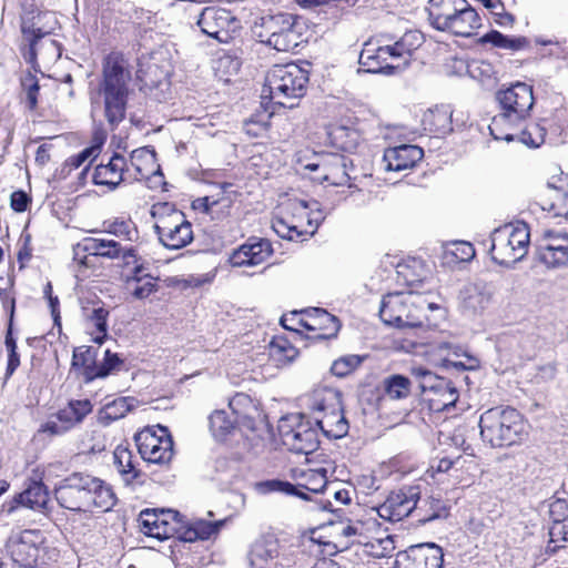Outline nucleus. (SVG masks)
<instances>
[{"mask_svg": "<svg viewBox=\"0 0 568 568\" xmlns=\"http://www.w3.org/2000/svg\"><path fill=\"white\" fill-rule=\"evenodd\" d=\"M55 499L61 507L71 511H109L116 504L110 485L84 473L69 475L55 488Z\"/></svg>", "mask_w": 568, "mask_h": 568, "instance_id": "nucleus-1", "label": "nucleus"}, {"mask_svg": "<svg viewBox=\"0 0 568 568\" xmlns=\"http://www.w3.org/2000/svg\"><path fill=\"white\" fill-rule=\"evenodd\" d=\"M103 79L99 85L104 116L111 126L125 118L128 99L131 93V72L128 62L119 54H109L103 63Z\"/></svg>", "mask_w": 568, "mask_h": 568, "instance_id": "nucleus-2", "label": "nucleus"}, {"mask_svg": "<svg viewBox=\"0 0 568 568\" xmlns=\"http://www.w3.org/2000/svg\"><path fill=\"white\" fill-rule=\"evenodd\" d=\"M426 11L435 30L455 37H471L481 27V18L468 0H428Z\"/></svg>", "mask_w": 568, "mask_h": 568, "instance_id": "nucleus-3", "label": "nucleus"}, {"mask_svg": "<svg viewBox=\"0 0 568 568\" xmlns=\"http://www.w3.org/2000/svg\"><path fill=\"white\" fill-rule=\"evenodd\" d=\"M308 71L295 63L275 64L265 77L262 99L274 104L293 108L306 93Z\"/></svg>", "mask_w": 568, "mask_h": 568, "instance_id": "nucleus-4", "label": "nucleus"}, {"mask_svg": "<svg viewBox=\"0 0 568 568\" xmlns=\"http://www.w3.org/2000/svg\"><path fill=\"white\" fill-rule=\"evenodd\" d=\"M434 308L437 306L428 303L422 294L412 291L394 292L383 297L379 316L387 325L413 329L422 327L426 320V311Z\"/></svg>", "mask_w": 568, "mask_h": 568, "instance_id": "nucleus-5", "label": "nucleus"}, {"mask_svg": "<svg viewBox=\"0 0 568 568\" xmlns=\"http://www.w3.org/2000/svg\"><path fill=\"white\" fill-rule=\"evenodd\" d=\"M481 439L491 447H507L517 444L527 435L523 415L511 407H495L479 418Z\"/></svg>", "mask_w": 568, "mask_h": 568, "instance_id": "nucleus-6", "label": "nucleus"}, {"mask_svg": "<svg viewBox=\"0 0 568 568\" xmlns=\"http://www.w3.org/2000/svg\"><path fill=\"white\" fill-rule=\"evenodd\" d=\"M7 547L12 560L23 568L44 567L57 557L55 549L47 546L40 530L29 529L12 535Z\"/></svg>", "mask_w": 568, "mask_h": 568, "instance_id": "nucleus-7", "label": "nucleus"}, {"mask_svg": "<svg viewBox=\"0 0 568 568\" xmlns=\"http://www.w3.org/2000/svg\"><path fill=\"white\" fill-rule=\"evenodd\" d=\"M256 412L252 399L245 394H236L229 403V409H216L210 417V430L216 440H225L243 424L253 428V415Z\"/></svg>", "mask_w": 568, "mask_h": 568, "instance_id": "nucleus-8", "label": "nucleus"}, {"mask_svg": "<svg viewBox=\"0 0 568 568\" xmlns=\"http://www.w3.org/2000/svg\"><path fill=\"white\" fill-rule=\"evenodd\" d=\"M141 457L152 464H168L173 457V440L166 427L152 426L135 436Z\"/></svg>", "mask_w": 568, "mask_h": 568, "instance_id": "nucleus-9", "label": "nucleus"}, {"mask_svg": "<svg viewBox=\"0 0 568 568\" xmlns=\"http://www.w3.org/2000/svg\"><path fill=\"white\" fill-rule=\"evenodd\" d=\"M301 478L302 483H300L298 486H294L288 481L272 479L261 481L256 487L262 494L278 491L306 499L307 496L303 489L312 493H321L326 487L327 470L325 468L307 469L302 473Z\"/></svg>", "mask_w": 568, "mask_h": 568, "instance_id": "nucleus-10", "label": "nucleus"}, {"mask_svg": "<svg viewBox=\"0 0 568 568\" xmlns=\"http://www.w3.org/2000/svg\"><path fill=\"white\" fill-rule=\"evenodd\" d=\"M202 32L221 43H227L240 29V21L222 8H204L197 19Z\"/></svg>", "mask_w": 568, "mask_h": 568, "instance_id": "nucleus-11", "label": "nucleus"}, {"mask_svg": "<svg viewBox=\"0 0 568 568\" xmlns=\"http://www.w3.org/2000/svg\"><path fill=\"white\" fill-rule=\"evenodd\" d=\"M420 498V488L418 485L403 486L397 490L390 491L386 500L378 506L379 517L399 521L409 516L414 510L417 511V503Z\"/></svg>", "mask_w": 568, "mask_h": 568, "instance_id": "nucleus-12", "label": "nucleus"}, {"mask_svg": "<svg viewBox=\"0 0 568 568\" xmlns=\"http://www.w3.org/2000/svg\"><path fill=\"white\" fill-rule=\"evenodd\" d=\"M497 100L504 113L521 123L534 105L532 88L517 82L506 90L498 91Z\"/></svg>", "mask_w": 568, "mask_h": 568, "instance_id": "nucleus-13", "label": "nucleus"}, {"mask_svg": "<svg viewBox=\"0 0 568 568\" xmlns=\"http://www.w3.org/2000/svg\"><path fill=\"white\" fill-rule=\"evenodd\" d=\"M22 34L29 41L28 61L34 63L40 58L44 64H50L60 59L62 54L61 45L55 40L47 37L40 28L34 24L22 23Z\"/></svg>", "mask_w": 568, "mask_h": 568, "instance_id": "nucleus-14", "label": "nucleus"}, {"mask_svg": "<svg viewBox=\"0 0 568 568\" xmlns=\"http://www.w3.org/2000/svg\"><path fill=\"white\" fill-rule=\"evenodd\" d=\"M280 433L283 444L296 454L308 455L315 452L320 444L317 430L308 423H300L295 427L280 425Z\"/></svg>", "mask_w": 568, "mask_h": 568, "instance_id": "nucleus-15", "label": "nucleus"}, {"mask_svg": "<svg viewBox=\"0 0 568 568\" xmlns=\"http://www.w3.org/2000/svg\"><path fill=\"white\" fill-rule=\"evenodd\" d=\"M280 542L271 534L257 537L250 546L247 552L248 568H283L278 565Z\"/></svg>", "mask_w": 568, "mask_h": 568, "instance_id": "nucleus-16", "label": "nucleus"}, {"mask_svg": "<svg viewBox=\"0 0 568 568\" xmlns=\"http://www.w3.org/2000/svg\"><path fill=\"white\" fill-rule=\"evenodd\" d=\"M390 45L366 42L359 54V64L369 73H390L399 68Z\"/></svg>", "mask_w": 568, "mask_h": 568, "instance_id": "nucleus-17", "label": "nucleus"}, {"mask_svg": "<svg viewBox=\"0 0 568 568\" xmlns=\"http://www.w3.org/2000/svg\"><path fill=\"white\" fill-rule=\"evenodd\" d=\"M495 288L485 281H475L463 286L459 293L460 305L465 312L473 315L483 314L490 305Z\"/></svg>", "mask_w": 568, "mask_h": 568, "instance_id": "nucleus-18", "label": "nucleus"}, {"mask_svg": "<svg viewBox=\"0 0 568 568\" xmlns=\"http://www.w3.org/2000/svg\"><path fill=\"white\" fill-rule=\"evenodd\" d=\"M424 156L422 148L412 144H402L384 151L381 169L385 172H402L413 169Z\"/></svg>", "mask_w": 568, "mask_h": 568, "instance_id": "nucleus-19", "label": "nucleus"}, {"mask_svg": "<svg viewBox=\"0 0 568 568\" xmlns=\"http://www.w3.org/2000/svg\"><path fill=\"white\" fill-rule=\"evenodd\" d=\"M298 325L307 331L320 332L318 337L321 338L335 337L341 327L336 316L320 307L301 311Z\"/></svg>", "mask_w": 568, "mask_h": 568, "instance_id": "nucleus-20", "label": "nucleus"}, {"mask_svg": "<svg viewBox=\"0 0 568 568\" xmlns=\"http://www.w3.org/2000/svg\"><path fill=\"white\" fill-rule=\"evenodd\" d=\"M305 169L322 171V175L318 180L329 182L334 185H343L349 180L346 158L342 154H323L318 158L317 162L306 164Z\"/></svg>", "mask_w": 568, "mask_h": 568, "instance_id": "nucleus-21", "label": "nucleus"}, {"mask_svg": "<svg viewBox=\"0 0 568 568\" xmlns=\"http://www.w3.org/2000/svg\"><path fill=\"white\" fill-rule=\"evenodd\" d=\"M382 264L386 271L394 270L398 280L406 284L418 282L425 275L424 263L416 257H402L397 254L386 253Z\"/></svg>", "mask_w": 568, "mask_h": 568, "instance_id": "nucleus-22", "label": "nucleus"}, {"mask_svg": "<svg viewBox=\"0 0 568 568\" xmlns=\"http://www.w3.org/2000/svg\"><path fill=\"white\" fill-rule=\"evenodd\" d=\"M529 241L530 231L526 223L508 224L491 233L490 248H526Z\"/></svg>", "mask_w": 568, "mask_h": 568, "instance_id": "nucleus-23", "label": "nucleus"}, {"mask_svg": "<svg viewBox=\"0 0 568 568\" xmlns=\"http://www.w3.org/2000/svg\"><path fill=\"white\" fill-rule=\"evenodd\" d=\"M549 516L551 526L549 528V544L547 550L555 552L560 545L559 541L568 540V501L565 499H556L549 505Z\"/></svg>", "mask_w": 568, "mask_h": 568, "instance_id": "nucleus-24", "label": "nucleus"}, {"mask_svg": "<svg viewBox=\"0 0 568 568\" xmlns=\"http://www.w3.org/2000/svg\"><path fill=\"white\" fill-rule=\"evenodd\" d=\"M430 379L434 384L429 385V389L423 393L429 408L442 412L453 407L458 399V393L454 384L443 377H430Z\"/></svg>", "mask_w": 568, "mask_h": 568, "instance_id": "nucleus-25", "label": "nucleus"}, {"mask_svg": "<svg viewBox=\"0 0 568 568\" xmlns=\"http://www.w3.org/2000/svg\"><path fill=\"white\" fill-rule=\"evenodd\" d=\"M49 503V493L47 487L39 481H33L22 493L16 495L13 499L3 507L9 514L13 513L18 507H26L36 511H42Z\"/></svg>", "mask_w": 568, "mask_h": 568, "instance_id": "nucleus-26", "label": "nucleus"}, {"mask_svg": "<svg viewBox=\"0 0 568 568\" xmlns=\"http://www.w3.org/2000/svg\"><path fill=\"white\" fill-rule=\"evenodd\" d=\"M178 515L173 510H161L160 513L155 509L142 510L139 516L141 531L150 537L165 539L173 530L168 521V517L175 518Z\"/></svg>", "mask_w": 568, "mask_h": 568, "instance_id": "nucleus-27", "label": "nucleus"}, {"mask_svg": "<svg viewBox=\"0 0 568 568\" xmlns=\"http://www.w3.org/2000/svg\"><path fill=\"white\" fill-rule=\"evenodd\" d=\"M126 168V160L120 154L110 158L106 164H100L93 173V183L108 186L114 190L123 180V173Z\"/></svg>", "mask_w": 568, "mask_h": 568, "instance_id": "nucleus-28", "label": "nucleus"}, {"mask_svg": "<svg viewBox=\"0 0 568 568\" xmlns=\"http://www.w3.org/2000/svg\"><path fill=\"white\" fill-rule=\"evenodd\" d=\"M131 224L129 222H114L110 225V231L102 237L84 239L78 244L81 248H128L121 242L115 241L112 235L130 240Z\"/></svg>", "mask_w": 568, "mask_h": 568, "instance_id": "nucleus-29", "label": "nucleus"}, {"mask_svg": "<svg viewBox=\"0 0 568 568\" xmlns=\"http://www.w3.org/2000/svg\"><path fill=\"white\" fill-rule=\"evenodd\" d=\"M342 404L341 394L331 387H318L308 397V407L314 416H322L327 412L336 410Z\"/></svg>", "mask_w": 568, "mask_h": 568, "instance_id": "nucleus-30", "label": "nucleus"}, {"mask_svg": "<svg viewBox=\"0 0 568 568\" xmlns=\"http://www.w3.org/2000/svg\"><path fill=\"white\" fill-rule=\"evenodd\" d=\"M314 420L328 438H342L348 432V423L343 415L342 404L336 410L327 412L322 416H314Z\"/></svg>", "mask_w": 568, "mask_h": 568, "instance_id": "nucleus-31", "label": "nucleus"}, {"mask_svg": "<svg viewBox=\"0 0 568 568\" xmlns=\"http://www.w3.org/2000/svg\"><path fill=\"white\" fill-rule=\"evenodd\" d=\"M452 110L449 105H436L423 115L425 130L436 134H447L453 131Z\"/></svg>", "mask_w": 568, "mask_h": 568, "instance_id": "nucleus-32", "label": "nucleus"}, {"mask_svg": "<svg viewBox=\"0 0 568 568\" xmlns=\"http://www.w3.org/2000/svg\"><path fill=\"white\" fill-rule=\"evenodd\" d=\"M298 351L285 337H274L267 346L268 361L275 367H284L292 363Z\"/></svg>", "mask_w": 568, "mask_h": 568, "instance_id": "nucleus-33", "label": "nucleus"}, {"mask_svg": "<svg viewBox=\"0 0 568 568\" xmlns=\"http://www.w3.org/2000/svg\"><path fill=\"white\" fill-rule=\"evenodd\" d=\"M0 298L2 300V303L4 306L8 305L10 307V323H9L4 343H6V347L8 351V365H7L6 375L11 376L20 365V357H19V354L17 353V344H16L14 338L12 337V331H11L12 317L14 314V298L11 297L9 293H7L6 291H1V290H0Z\"/></svg>", "mask_w": 568, "mask_h": 568, "instance_id": "nucleus-34", "label": "nucleus"}, {"mask_svg": "<svg viewBox=\"0 0 568 568\" xmlns=\"http://www.w3.org/2000/svg\"><path fill=\"white\" fill-rule=\"evenodd\" d=\"M175 224L172 227L158 226L159 230H163V235L168 236L173 243L165 244L166 248H183L191 243L193 235L191 224L182 220L180 214L174 215Z\"/></svg>", "mask_w": 568, "mask_h": 568, "instance_id": "nucleus-35", "label": "nucleus"}, {"mask_svg": "<svg viewBox=\"0 0 568 568\" xmlns=\"http://www.w3.org/2000/svg\"><path fill=\"white\" fill-rule=\"evenodd\" d=\"M91 410L92 404L89 399L72 400L58 412V420L69 430L81 423Z\"/></svg>", "mask_w": 568, "mask_h": 568, "instance_id": "nucleus-36", "label": "nucleus"}, {"mask_svg": "<svg viewBox=\"0 0 568 568\" xmlns=\"http://www.w3.org/2000/svg\"><path fill=\"white\" fill-rule=\"evenodd\" d=\"M223 525V520L207 521L195 519L189 524L181 535L182 540L193 542L196 540H206L216 535Z\"/></svg>", "mask_w": 568, "mask_h": 568, "instance_id": "nucleus-37", "label": "nucleus"}, {"mask_svg": "<svg viewBox=\"0 0 568 568\" xmlns=\"http://www.w3.org/2000/svg\"><path fill=\"white\" fill-rule=\"evenodd\" d=\"M119 253L120 251H95L93 253L87 254V251H75L73 256V264L77 267V277H87L88 275L85 274V271L90 268L95 270L101 257L116 258L120 256Z\"/></svg>", "mask_w": 568, "mask_h": 568, "instance_id": "nucleus-38", "label": "nucleus"}, {"mask_svg": "<svg viewBox=\"0 0 568 568\" xmlns=\"http://www.w3.org/2000/svg\"><path fill=\"white\" fill-rule=\"evenodd\" d=\"M520 122L501 112L493 118L489 124L490 134L495 140H504L510 142L514 140L515 132L519 128Z\"/></svg>", "mask_w": 568, "mask_h": 568, "instance_id": "nucleus-39", "label": "nucleus"}, {"mask_svg": "<svg viewBox=\"0 0 568 568\" xmlns=\"http://www.w3.org/2000/svg\"><path fill=\"white\" fill-rule=\"evenodd\" d=\"M143 266L138 265L133 268V275L128 276V284L133 285L132 295L138 300H144L156 291V285L153 277L149 274L141 275Z\"/></svg>", "mask_w": 568, "mask_h": 568, "instance_id": "nucleus-40", "label": "nucleus"}, {"mask_svg": "<svg viewBox=\"0 0 568 568\" xmlns=\"http://www.w3.org/2000/svg\"><path fill=\"white\" fill-rule=\"evenodd\" d=\"M418 562L425 568H442L444 554L439 546L435 544H422L412 547Z\"/></svg>", "mask_w": 568, "mask_h": 568, "instance_id": "nucleus-41", "label": "nucleus"}, {"mask_svg": "<svg viewBox=\"0 0 568 568\" xmlns=\"http://www.w3.org/2000/svg\"><path fill=\"white\" fill-rule=\"evenodd\" d=\"M113 458L116 470L126 484L133 481L139 476V470L133 465L132 453L128 448L116 447Z\"/></svg>", "mask_w": 568, "mask_h": 568, "instance_id": "nucleus-42", "label": "nucleus"}, {"mask_svg": "<svg viewBox=\"0 0 568 568\" xmlns=\"http://www.w3.org/2000/svg\"><path fill=\"white\" fill-rule=\"evenodd\" d=\"M103 143V139L101 138H94V144H92L89 148H85L77 155L70 156L65 160L63 165L60 170V175L62 178H67L73 170L79 169L85 161H88L91 158H95L99 152L100 148Z\"/></svg>", "mask_w": 568, "mask_h": 568, "instance_id": "nucleus-43", "label": "nucleus"}, {"mask_svg": "<svg viewBox=\"0 0 568 568\" xmlns=\"http://www.w3.org/2000/svg\"><path fill=\"white\" fill-rule=\"evenodd\" d=\"M412 383L409 378L394 374L386 377L383 382L384 394L394 400L403 399L409 396Z\"/></svg>", "mask_w": 568, "mask_h": 568, "instance_id": "nucleus-44", "label": "nucleus"}, {"mask_svg": "<svg viewBox=\"0 0 568 568\" xmlns=\"http://www.w3.org/2000/svg\"><path fill=\"white\" fill-rule=\"evenodd\" d=\"M273 251H233L229 262L233 267L257 266L270 258Z\"/></svg>", "mask_w": 568, "mask_h": 568, "instance_id": "nucleus-45", "label": "nucleus"}, {"mask_svg": "<svg viewBox=\"0 0 568 568\" xmlns=\"http://www.w3.org/2000/svg\"><path fill=\"white\" fill-rule=\"evenodd\" d=\"M301 41V33L297 30H286L284 33H270L266 42L277 51L290 52L296 49Z\"/></svg>", "mask_w": 568, "mask_h": 568, "instance_id": "nucleus-46", "label": "nucleus"}, {"mask_svg": "<svg viewBox=\"0 0 568 568\" xmlns=\"http://www.w3.org/2000/svg\"><path fill=\"white\" fill-rule=\"evenodd\" d=\"M423 42V36L418 31H408L404 33L399 40L390 45L395 58L399 61L405 55H409Z\"/></svg>", "mask_w": 568, "mask_h": 568, "instance_id": "nucleus-47", "label": "nucleus"}, {"mask_svg": "<svg viewBox=\"0 0 568 568\" xmlns=\"http://www.w3.org/2000/svg\"><path fill=\"white\" fill-rule=\"evenodd\" d=\"M447 508L440 498L429 497L424 505L417 508V520L419 523H428L437 518L445 517Z\"/></svg>", "mask_w": 568, "mask_h": 568, "instance_id": "nucleus-48", "label": "nucleus"}, {"mask_svg": "<svg viewBox=\"0 0 568 568\" xmlns=\"http://www.w3.org/2000/svg\"><path fill=\"white\" fill-rule=\"evenodd\" d=\"M440 251L438 255V261L440 265L448 270H463L468 262H470L475 255L476 251Z\"/></svg>", "mask_w": 568, "mask_h": 568, "instance_id": "nucleus-49", "label": "nucleus"}, {"mask_svg": "<svg viewBox=\"0 0 568 568\" xmlns=\"http://www.w3.org/2000/svg\"><path fill=\"white\" fill-rule=\"evenodd\" d=\"M535 261L546 268H557L568 264V251H536Z\"/></svg>", "mask_w": 568, "mask_h": 568, "instance_id": "nucleus-50", "label": "nucleus"}, {"mask_svg": "<svg viewBox=\"0 0 568 568\" xmlns=\"http://www.w3.org/2000/svg\"><path fill=\"white\" fill-rule=\"evenodd\" d=\"M132 165L141 178H146L154 166V153L148 149L134 150L131 155Z\"/></svg>", "mask_w": 568, "mask_h": 568, "instance_id": "nucleus-51", "label": "nucleus"}, {"mask_svg": "<svg viewBox=\"0 0 568 568\" xmlns=\"http://www.w3.org/2000/svg\"><path fill=\"white\" fill-rule=\"evenodd\" d=\"M122 364L118 354L106 351L103 362L95 367V372H87V381H92L98 377H105L112 372L116 371Z\"/></svg>", "mask_w": 568, "mask_h": 568, "instance_id": "nucleus-52", "label": "nucleus"}, {"mask_svg": "<svg viewBox=\"0 0 568 568\" xmlns=\"http://www.w3.org/2000/svg\"><path fill=\"white\" fill-rule=\"evenodd\" d=\"M95 352L91 347H79L73 352L72 366L83 368L87 372H95Z\"/></svg>", "mask_w": 568, "mask_h": 568, "instance_id": "nucleus-53", "label": "nucleus"}, {"mask_svg": "<svg viewBox=\"0 0 568 568\" xmlns=\"http://www.w3.org/2000/svg\"><path fill=\"white\" fill-rule=\"evenodd\" d=\"M362 361L363 358L358 355H346L334 361L331 371L335 376L344 377L356 369Z\"/></svg>", "mask_w": 568, "mask_h": 568, "instance_id": "nucleus-54", "label": "nucleus"}, {"mask_svg": "<svg viewBox=\"0 0 568 568\" xmlns=\"http://www.w3.org/2000/svg\"><path fill=\"white\" fill-rule=\"evenodd\" d=\"M109 312L103 307L94 308L92 314L89 317L90 323L97 328V334L93 336V342L98 344H102L104 338L106 337V318Z\"/></svg>", "mask_w": 568, "mask_h": 568, "instance_id": "nucleus-55", "label": "nucleus"}, {"mask_svg": "<svg viewBox=\"0 0 568 568\" xmlns=\"http://www.w3.org/2000/svg\"><path fill=\"white\" fill-rule=\"evenodd\" d=\"M213 274L189 275L186 277H171L169 280V285L182 290H186L189 287H200L204 284L211 283L213 281Z\"/></svg>", "mask_w": 568, "mask_h": 568, "instance_id": "nucleus-56", "label": "nucleus"}, {"mask_svg": "<svg viewBox=\"0 0 568 568\" xmlns=\"http://www.w3.org/2000/svg\"><path fill=\"white\" fill-rule=\"evenodd\" d=\"M267 29L270 33H284L286 30H296V21L290 13H280L271 17Z\"/></svg>", "mask_w": 568, "mask_h": 568, "instance_id": "nucleus-57", "label": "nucleus"}, {"mask_svg": "<svg viewBox=\"0 0 568 568\" xmlns=\"http://www.w3.org/2000/svg\"><path fill=\"white\" fill-rule=\"evenodd\" d=\"M240 65L241 63L236 58L224 53L215 60L214 70L220 78H224L237 73Z\"/></svg>", "mask_w": 568, "mask_h": 568, "instance_id": "nucleus-58", "label": "nucleus"}, {"mask_svg": "<svg viewBox=\"0 0 568 568\" xmlns=\"http://www.w3.org/2000/svg\"><path fill=\"white\" fill-rule=\"evenodd\" d=\"M483 6L491 11L496 17V23L506 27L514 22V17L505 11L504 4L500 0H479Z\"/></svg>", "mask_w": 568, "mask_h": 568, "instance_id": "nucleus-59", "label": "nucleus"}, {"mask_svg": "<svg viewBox=\"0 0 568 568\" xmlns=\"http://www.w3.org/2000/svg\"><path fill=\"white\" fill-rule=\"evenodd\" d=\"M483 43H491L495 47L504 49H517L519 39H509L499 31L493 30L480 38Z\"/></svg>", "mask_w": 568, "mask_h": 568, "instance_id": "nucleus-60", "label": "nucleus"}, {"mask_svg": "<svg viewBox=\"0 0 568 568\" xmlns=\"http://www.w3.org/2000/svg\"><path fill=\"white\" fill-rule=\"evenodd\" d=\"M272 227L280 237L288 241H296L303 235V232L298 230L297 225L290 224L283 219L274 220Z\"/></svg>", "mask_w": 568, "mask_h": 568, "instance_id": "nucleus-61", "label": "nucleus"}, {"mask_svg": "<svg viewBox=\"0 0 568 568\" xmlns=\"http://www.w3.org/2000/svg\"><path fill=\"white\" fill-rule=\"evenodd\" d=\"M130 410L126 398H118L104 408V414L110 419H119L124 417Z\"/></svg>", "mask_w": 568, "mask_h": 568, "instance_id": "nucleus-62", "label": "nucleus"}, {"mask_svg": "<svg viewBox=\"0 0 568 568\" xmlns=\"http://www.w3.org/2000/svg\"><path fill=\"white\" fill-rule=\"evenodd\" d=\"M508 251H488V254L490 255L491 261H494L496 264L510 268L514 267V265L521 261L526 254H521L520 256L509 258L506 255H508Z\"/></svg>", "mask_w": 568, "mask_h": 568, "instance_id": "nucleus-63", "label": "nucleus"}, {"mask_svg": "<svg viewBox=\"0 0 568 568\" xmlns=\"http://www.w3.org/2000/svg\"><path fill=\"white\" fill-rule=\"evenodd\" d=\"M40 432L47 433L51 436H54V435H62L68 430L64 427V425L58 420V414H57L54 418L48 419L45 423H43L41 425Z\"/></svg>", "mask_w": 568, "mask_h": 568, "instance_id": "nucleus-64", "label": "nucleus"}]
</instances>
